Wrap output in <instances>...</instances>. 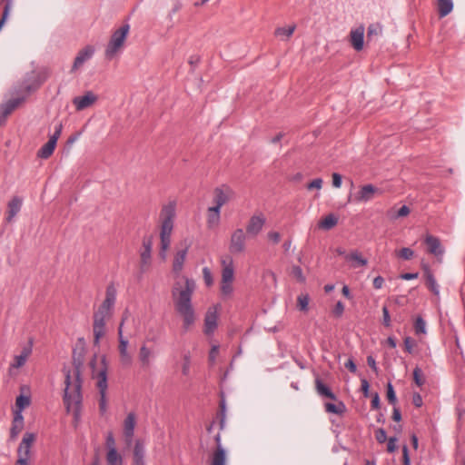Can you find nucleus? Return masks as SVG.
<instances>
[{"instance_id":"obj_1","label":"nucleus","mask_w":465,"mask_h":465,"mask_svg":"<svg viewBox=\"0 0 465 465\" xmlns=\"http://www.w3.org/2000/svg\"><path fill=\"white\" fill-rule=\"evenodd\" d=\"M73 364L74 381H72L71 371L64 368V372L65 376L64 403L65 405L67 411L72 412L74 420L78 421L81 418V408L83 401V396L81 393L83 382L81 373L84 365V357L81 353L76 357L75 352H74Z\"/></svg>"},{"instance_id":"obj_2","label":"nucleus","mask_w":465,"mask_h":465,"mask_svg":"<svg viewBox=\"0 0 465 465\" xmlns=\"http://www.w3.org/2000/svg\"><path fill=\"white\" fill-rule=\"evenodd\" d=\"M195 289L193 280L185 278L184 284L176 282L172 290L174 308L183 317V328L187 331L195 322V312L192 304V296Z\"/></svg>"},{"instance_id":"obj_3","label":"nucleus","mask_w":465,"mask_h":465,"mask_svg":"<svg viewBox=\"0 0 465 465\" xmlns=\"http://www.w3.org/2000/svg\"><path fill=\"white\" fill-rule=\"evenodd\" d=\"M42 82L34 76L25 77L17 88L15 89V94L17 97L8 100L0 105V126L5 123L6 117L17 108L27 95L37 90Z\"/></svg>"},{"instance_id":"obj_4","label":"nucleus","mask_w":465,"mask_h":465,"mask_svg":"<svg viewBox=\"0 0 465 465\" xmlns=\"http://www.w3.org/2000/svg\"><path fill=\"white\" fill-rule=\"evenodd\" d=\"M175 203L170 202L162 208L160 213L161 231H160V256L162 259L166 258V252L171 244V235L173 229V221L175 217Z\"/></svg>"},{"instance_id":"obj_5","label":"nucleus","mask_w":465,"mask_h":465,"mask_svg":"<svg viewBox=\"0 0 465 465\" xmlns=\"http://www.w3.org/2000/svg\"><path fill=\"white\" fill-rule=\"evenodd\" d=\"M129 30L130 25L126 23L112 34L104 52L107 60H112L123 49Z\"/></svg>"},{"instance_id":"obj_6","label":"nucleus","mask_w":465,"mask_h":465,"mask_svg":"<svg viewBox=\"0 0 465 465\" xmlns=\"http://www.w3.org/2000/svg\"><path fill=\"white\" fill-rule=\"evenodd\" d=\"M36 436L33 432H25L17 449V460L15 465H29L31 447Z\"/></svg>"},{"instance_id":"obj_7","label":"nucleus","mask_w":465,"mask_h":465,"mask_svg":"<svg viewBox=\"0 0 465 465\" xmlns=\"http://www.w3.org/2000/svg\"><path fill=\"white\" fill-rule=\"evenodd\" d=\"M153 235H147L143 238L142 249L140 250V275L139 278L142 277L143 273H144L152 262V251L153 245Z\"/></svg>"},{"instance_id":"obj_8","label":"nucleus","mask_w":465,"mask_h":465,"mask_svg":"<svg viewBox=\"0 0 465 465\" xmlns=\"http://www.w3.org/2000/svg\"><path fill=\"white\" fill-rule=\"evenodd\" d=\"M127 317H128L127 312H125L123 315L122 321L118 326V340H119L118 349H119L120 359H121V362L126 366L131 365V363H132V356L130 355V353L127 351L129 341L123 335V327H124V322L126 321Z\"/></svg>"},{"instance_id":"obj_9","label":"nucleus","mask_w":465,"mask_h":465,"mask_svg":"<svg viewBox=\"0 0 465 465\" xmlns=\"http://www.w3.org/2000/svg\"><path fill=\"white\" fill-rule=\"evenodd\" d=\"M111 315L96 311L94 313V323H93V331L94 336V345H98L100 342V339L105 334V321Z\"/></svg>"},{"instance_id":"obj_10","label":"nucleus","mask_w":465,"mask_h":465,"mask_svg":"<svg viewBox=\"0 0 465 465\" xmlns=\"http://www.w3.org/2000/svg\"><path fill=\"white\" fill-rule=\"evenodd\" d=\"M246 234L242 229H236L231 236L229 250L232 253L237 254L245 250Z\"/></svg>"},{"instance_id":"obj_11","label":"nucleus","mask_w":465,"mask_h":465,"mask_svg":"<svg viewBox=\"0 0 465 465\" xmlns=\"http://www.w3.org/2000/svg\"><path fill=\"white\" fill-rule=\"evenodd\" d=\"M116 295L117 291L114 284L113 282L108 284L105 291V299L97 311L111 315L116 301Z\"/></svg>"},{"instance_id":"obj_12","label":"nucleus","mask_w":465,"mask_h":465,"mask_svg":"<svg viewBox=\"0 0 465 465\" xmlns=\"http://www.w3.org/2000/svg\"><path fill=\"white\" fill-rule=\"evenodd\" d=\"M181 246L182 249L176 252L173 261V271L176 273L180 272L183 268V263L185 262L188 250L191 246V242L187 239H184L181 242Z\"/></svg>"},{"instance_id":"obj_13","label":"nucleus","mask_w":465,"mask_h":465,"mask_svg":"<svg viewBox=\"0 0 465 465\" xmlns=\"http://www.w3.org/2000/svg\"><path fill=\"white\" fill-rule=\"evenodd\" d=\"M218 306L210 307L204 317V333L210 335L217 328Z\"/></svg>"},{"instance_id":"obj_14","label":"nucleus","mask_w":465,"mask_h":465,"mask_svg":"<svg viewBox=\"0 0 465 465\" xmlns=\"http://www.w3.org/2000/svg\"><path fill=\"white\" fill-rule=\"evenodd\" d=\"M266 219L262 213L252 215L246 226V232L250 236H256L261 232L262 230L264 224H265Z\"/></svg>"},{"instance_id":"obj_15","label":"nucleus","mask_w":465,"mask_h":465,"mask_svg":"<svg viewBox=\"0 0 465 465\" xmlns=\"http://www.w3.org/2000/svg\"><path fill=\"white\" fill-rule=\"evenodd\" d=\"M135 423V414L134 412L128 413L124 421V437L127 446H131L133 443Z\"/></svg>"},{"instance_id":"obj_16","label":"nucleus","mask_w":465,"mask_h":465,"mask_svg":"<svg viewBox=\"0 0 465 465\" xmlns=\"http://www.w3.org/2000/svg\"><path fill=\"white\" fill-rule=\"evenodd\" d=\"M233 192L232 190L226 185H223L222 187H217L214 190V203L215 205L213 207H216L218 209H221L223 204H225L232 195Z\"/></svg>"},{"instance_id":"obj_17","label":"nucleus","mask_w":465,"mask_h":465,"mask_svg":"<svg viewBox=\"0 0 465 465\" xmlns=\"http://www.w3.org/2000/svg\"><path fill=\"white\" fill-rule=\"evenodd\" d=\"M96 100L97 96L92 91H87L84 95L74 97L73 104L77 111H83L94 104Z\"/></svg>"},{"instance_id":"obj_18","label":"nucleus","mask_w":465,"mask_h":465,"mask_svg":"<svg viewBox=\"0 0 465 465\" xmlns=\"http://www.w3.org/2000/svg\"><path fill=\"white\" fill-rule=\"evenodd\" d=\"M223 266L222 269V281L224 282H232L234 280V267L233 260L231 256L227 255L221 260Z\"/></svg>"},{"instance_id":"obj_19","label":"nucleus","mask_w":465,"mask_h":465,"mask_svg":"<svg viewBox=\"0 0 465 465\" xmlns=\"http://www.w3.org/2000/svg\"><path fill=\"white\" fill-rule=\"evenodd\" d=\"M350 42L356 51L362 50L364 45V27L362 25L351 31Z\"/></svg>"},{"instance_id":"obj_20","label":"nucleus","mask_w":465,"mask_h":465,"mask_svg":"<svg viewBox=\"0 0 465 465\" xmlns=\"http://www.w3.org/2000/svg\"><path fill=\"white\" fill-rule=\"evenodd\" d=\"M421 267L424 272L427 287L434 295L439 296L440 286L437 283L436 279H435L430 266L427 263H422Z\"/></svg>"},{"instance_id":"obj_21","label":"nucleus","mask_w":465,"mask_h":465,"mask_svg":"<svg viewBox=\"0 0 465 465\" xmlns=\"http://www.w3.org/2000/svg\"><path fill=\"white\" fill-rule=\"evenodd\" d=\"M425 243L428 247V252L436 257L441 256L444 253V249L439 238L428 235L425 238Z\"/></svg>"},{"instance_id":"obj_22","label":"nucleus","mask_w":465,"mask_h":465,"mask_svg":"<svg viewBox=\"0 0 465 465\" xmlns=\"http://www.w3.org/2000/svg\"><path fill=\"white\" fill-rule=\"evenodd\" d=\"M94 54V48L91 45L85 46L84 49L80 50L74 58L73 70L79 68L83 65L87 60L91 59Z\"/></svg>"},{"instance_id":"obj_23","label":"nucleus","mask_w":465,"mask_h":465,"mask_svg":"<svg viewBox=\"0 0 465 465\" xmlns=\"http://www.w3.org/2000/svg\"><path fill=\"white\" fill-rule=\"evenodd\" d=\"M379 189L372 184H365L358 192L356 199L360 202H369L373 198L374 193H378Z\"/></svg>"},{"instance_id":"obj_24","label":"nucleus","mask_w":465,"mask_h":465,"mask_svg":"<svg viewBox=\"0 0 465 465\" xmlns=\"http://www.w3.org/2000/svg\"><path fill=\"white\" fill-rule=\"evenodd\" d=\"M22 207V200L15 196L13 199L8 203V215L6 217L7 222H11L14 217L20 212Z\"/></svg>"},{"instance_id":"obj_25","label":"nucleus","mask_w":465,"mask_h":465,"mask_svg":"<svg viewBox=\"0 0 465 465\" xmlns=\"http://www.w3.org/2000/svg\"><path fill=\"white\" fill-rule=\"evenodd\" d=\"M345 260L352 262L351 266L353 268L365 266L368 262L367 259L363 258L359 251H352L351 253L345 256Z\"/></svg>"},{"instance_id":"obj_26","label":"nucleus","mask_w":465,"mask_h":465,"mask_svg":"<svg viewBox=\"0 0 465 465\" xmlns=\"http://www.w3.org/2000/svg\"><path fill=\"white\" fill-rule=\"evenodd\" d=\"M315 385H316V391H317L318 394H320L321 396L329 398L331 400H333V401L336 400V395L331 391V390L327 385H325L321 381V379L317 378L315 380Z\"/></svg>"},{"instance_id":"obj_27","label":"nucleus","mask_w":465,"mask_h":465,"mask_svg":"<svg viewBox=\"0 0 465 465\" xmlns=\"http://www.w3.org/2000/svg\"><path fill=\"white\" fill-rule=\"evenodd\" d=\"M220 213L221 209L216 207H209L208 208V217L207 223L210 228L215 227L220 223Z\"/></svg>"},{"instance_id":"obj_28","label":"nucleus","mask_w":465,"mask_h":465,"mask_svg":"<svg viewBox=\"0 0 465 465\" xmlns=\"http://www.w3.org/2000/svg\"><path fill=\"white\" fill-rule=\"evenodd\" d=\"M32 349L31 347H25L19 355H15L14 359V362L12 363V367L20 368L25 365L26 359L31 354Z\"/></svg>"},{"instance_id":"obj_29","label":"nucleus","mask_w":465,"mask_h":465,"mask_svg":"<svg viewBox=\"0 0 465 465\" xmlns=\"http://www.w3.org/2000/svg\"><path fill=\"white\" fill-rule=\"evenodd\" d=\"M56 143L54 140H48V142L43 145L37 152V156L42 159L49 158L55 149Z\"/></svg>"},{"instance_id":"obj_30","label":"nucleus","mask_w":465,"mask_h":465,"mask_svg":"<svg viewBox=\"0 0 465 465\" xmlns=\"http://www.w3.org/2000/svg\"><path fill=\"white\" fill-rule=\"evenodd\" d=\"M98 381H97V388L99 390L100 394H106L107 390V369L104 366L98 372Z\"/></svg>"},{"instance_id":"obj_31","label":"nucleus","mask_w":465,"mask_h":465,"mask_svg":"<svg viewBox=\"0 0 465 465\" xmlns=\"http://www.w3.org/2000/svg\"><path fill=\"white\" fill-rule=\"evenodd\" d=\"M452 9V0H438V12L440 18L447 16Z\"/></svg>"},{"instance_id":"obj_32","label":"nucleus","mask_w":465,"mask_h":465,"mask_svg":"<svg viewBox=\"0 0 465 465\" xmlns=\"http://www.w3.org/2000/svg\"><path fill=\"white\" fill-rule=\"evenodd\" d=\"M226 461V451L224 448H219L215 450L211 457L210 465H225Z\"/></svg>"},{"instance_id":"obj_33","label":"nucleus","mask_w":465,"mask_h":465,"mask_svg":"<svg viewBox=\"0 0 465 465\" xmlns=\"http://www.w3.org/2000/svg\"><path fill=\"white\" fill-rule=\"evenodd\" d=\"M324 407L327 412L337 415H341L346 411V406L343 401H339L338 403L326 402Z\"/></svg>"},{"instance_id":"obj_34","label":"nucleus","mask_w":465,"mask_h":465,"mask_svg":"<svg viewBox=\"0 0 465 465\" xmlns=\"http://www.w3.org/2000/svg\"><path fill=\"white\" fill-rule=\"evenodd\" d=\"M338 223V219L337 217L332 214V213H330L328 214L327 216H325L320 223H319V227L321 229H323V230H331V228H333Z\"/></svg>"},{"instance_id":"obj_35","label":"nucleus","mask_w":465,"mask_h":465,"mask_svg":"<svg viewBox=\"0 0 465 465\" xmlns=\"http://www.w3.org/2000/svg\"><path fill=\"white\" fill-rule=\"evenodd\" d=\"M145 450L140 440H136L134 448V462L144 461Z\"/></svg>"},{"instance_id":"obj_36","label":"nucleus","mask_w":465,"mask_h":465,"mask_svg":"<svg viewBox=\"0 0 465 465\" xmlns=\"http://www.w3.org/2000/svg\"><path fill=\"white\" fill-rule=\"evenodd\" d=\"M152 356L151 350L145 345L141 346L139 351V360L143 367L150 365V357Z\"/></svg>"},{"instance_id":"obj_37","label":"nucleus","mask_w":465,"mask_h":465,"mask_svg":"<svg viewBox=\"0 0 465 465\" xmlns=\"http://www.w3.org/2000/svg\"><path fill=\"white\" fill-rule=\"evenodd\" d=\"M107 463L109 465H123V459L118 454L117 450H111L106 455Z\"/></svg>"},{"instance_id":"obj_38","label":"nucleus","mask_w":465,"mask_h":465,"mask_svg":"<svg viewBox=\"0 0 465 465\" xmlns=\"http://www.w3.org/2000/svg\"><path fill=\"white\" fill-rule=\"evenodd\" d=\"M221 294L223 298H229L232 296L233 292V287L232 282H226L221 281V286H220Z\"/></svg>"},{"instance_id":"obj_39","label":"nucleus","mask_w":465,"mask_h":465,"mask_svg":"<svg viewBox=\"0 0 465 465\" xmlns=\"http://www.w3.org/2000/svg\"><path fill=\"white\" fill-rule=\"evenodd\" d=\"M30 398L28 396H25L23 394H20L16 397L15 400V405L17 408V411H23L25 408L28 407L30 405Z\"/></svg>"},{"instance_id":"obj_40","label":"nucleus","mask_w":465,"mask_h":465,"mask_svg":"<svg viewBox=\"0 0 465 465\" xmlns=\"http://www.w3.org/2000/svg\"><path fill=\"white\" fill-rule=\"evenodd\" d=\"M310 297L308 294H301L297 297V305L300 311L307 312Z\"/></svg>"},{"instance_id":"obj_41","label":"nucleus","mask_w":465,"mask_h":465,"mask_svg":"<svg viewBox=\"0 0 465 465\" xmlns=\"http://www.w3.org/2000/svg\"><path fill=\"white\" fill-rule=\"evenodd\" d=\"M226 403L225 400L223 398L220 401V412L218 413V417L220 419V430H223L225 425V418H226Z\"/></svg>"},{"instance_id":"obj_42","label":"nucleus","mask_w":465,"mask_h":465,"mask_svg":"<svg viewBox=\"0 0 465 465\" xmlns=\"http://www.w3.org/2000/svg\"><path fill=\"white\" fill-rule=\"evenodd\" d=\"M386 395H387L388 401L391 404L395 405L396 402H397V397H396V393H395L393 385L391 384V381H389L387 383V386H386Z\"/></svg>"},{"instance_id":"obj_43","label":"nucleus","mask_w":465,"mask_h":465,"mask_svg":"<svg viewBox=\"0 0 465 465\" xmlns=\"http://www.w3.org/2000/svg\"><path fill=\"white\" fill-rule=\"evenodd\" d=\"M414 330L416 334H425L426 333V322L422 319V317H417L414 323Z\"/></svg>"},{"instance_id":"obj_44","label":"nucleus","mask_w":465,"mask_h":465,"mask_svg":"<svg viewBox=\"0 0 465 465\" xmlns=\"http://www.w3.org/2000/svg\"><path fill=\"white\" fill-rule=\"evenodd\" d=\"M382 28L381 25L379 24H371L368 27L367 31V39L368 41L373 36V35H379L381 34Z\"/></svg>"},{"instance_id":"obj_45","label":"nucleus","mask_w":465,"mask_h":465,"mask_svg":"<svg viewBox=\"0 0 465 465\" xmlns=\"http://www.w3.org/2000/svg\"><path fill=\"white\" fill-rule=\"evenodd\" d=\"M413 380L417 386L421 387L425 383V380L422 376V371L420 368L416 367L413 370Z\"/></svg>"},{"instance_id":"obj_46","label":"nucleus","mask_w":465,"mask_h":465,"mask_svg":"<svg viewBox=\"0 0 465 465\" xmlns=\"http://www.w3.org/2000/svg\"><path fill=\"white\" fill-rule=\"evenodd\" d=\"M292 274L293 275V277H295V279L299 282H301V283L305 282L306 279H305V276L303 275L302 270L300 266H298V265L292 266Z\"/></svg>"},{"instance_id":"obj_47","label":"nucleus","mask_w":465,"mask_h":465,"mask_svg":"<svg viewBox=\"0 0 465 465\" xmlns=\"http://www.w3.org/2000/svg\"><path fill=\"white\" fill-rule=\"evenodd\" d=\"M294 30H295V25H292L289 27H279L275 30V35H285L287 37H290L292 35Z\"/></svg>"},{"instance_id":"obj_48","label":"nucleus","mask_w":465,"mask_h":465,"mask_svg":"<svg viewBox=\"0 0 465 465\" xmlns=\"http://www.w3.org/2000/svg\"><path fill=\"white\" fill-rule=\"evenodd\" d=\"M203 276L206 286L210 287L213 284V277L211 270L208 267L203 268Z\"/></svg>"},{"instance_id":"obj_49","label":"nucleus","mask_w":465,"mask_h":465,"mask_svg":"<svg viewBox=\"0 0 465 465\" xmlns=\"http://www.w3.org/2000/svg\"><path fill=\"white\" fill-rule=\"evenodd\" d=\"M23 428V425L12 422V427L10 429V440H16L17 436L19 435Z\"/></svg>"},{"instance_id":"obj_50","label":"nucleus","mask_w":465,"mask_h":465,"mask_svg":"<svg viewBox=\"0 0 465 465\" xmlns=\"http://www.w3.org/2000/svg\"><path fill=\"white\" fill-rule=\"evenodd\" d=\"M398 255L403 260H411L414 255V252L411 248L403 247L400 250Z\"/></svg>"},{"instance_id":"obj_51","label":"nucleus","mask_w":465,"mask_h":465,"mask_svg":"<svg viewBox=\"0 0 465 465\" xmlns=\"http://www.w3.org/2000/svg\"><path fill=\"white\" fill-rule=\"evenodd\" d=\"M105 446H106L108 451L111 450H116L115 440H114L113 432H111V431L108 432L107 435H106Z\"/></svg>"},{"instance_id":"obj_52","label":"nucleus","mask_w":465,"mask_h":465,"mask_svg":"<svg viewBox=\"0 0 465 465\" xmlns=\"http://www.w3.org/2000/svg\"><path fill=\"white\" fill-rule=\"evenodd\" d=\"M190 366H191V359H190V354L187 353V354H184L183 355V367H182V372L183 375H188L189 372H190Z\"/></svg>"},{"instance_id":"obj_53","label":"nucleus","mask_w":465,"mask_h":465,"mask_svg":"<svg viewBox=\"0 0 465 465\" xmlns=\"http://www.w3.org/2000/svg\"><path fill=\"white\" fill-rule=\"evenodd\" d=\"M62 131H63V124H62V123H58L54 126V132L50 136L49 140H54V143H57V140L59 139V137H60V135L62 134Z\"/></svg>"},{"instance_id":"obj_54","label":"nucleus","mask_w":465,"mask_h":465,"mask_svg":"<svg viewBox=\"0 0 465 465\" xmlns=\"http://www.w3.org/2000/svg\"><path fill=\"white\" fill-rule=\"evenodd\" d=\"M414 346H415V341L410 336L405 337L404 348L408 353H410V354L412 353Z\"/></svg>"},{"instance_id":"obj_55","label":"nucleus","mask_w":465,"mask_h":465,"mask_svg":"<svg viewBox=\"0 0 465 465\" xmlns=\"http://www.w3.org/2000/svg\"><path fill=\"white\" fill-rule=\"evenodd\" d=\"M344 304L341 301L337 302L332 310L333 315L340 318L344 312Z\"/></svg>"},{"instance_id":"obj_56","label":"nucleus","mask_w":465,"mask_h":465,"mask_svg":"<svg viewBox=\"0 0 465 465\" xmlns=\"http://www.w3.org/2000/svg\"><path fill=\"white\" fill-rule=\"evenodd\" d=\"M375 437L379 443H383L387 440V433L382 428L376 430Z\"/></svg>"},{"instance_id":"obj_57","label":"nucleus","mask_w":465,"mask_h":465,"mask_svg":"<svg viewBox=\"0 0 465 465\" xmlns=\"http://www.w3.org/2000/svg\"><path fill=\"white\" fill-rule=\"evenodd\" d=\"M382 315H383L382 324L385 327H391V316H390V312H389L387 306H383Z\"/></svg>"},{"instance_id":"obj_58","label":"nucleus","mask_w":465,"mask_h":465,"mask_svg":"<svg viewBox=\"0 0 465 465\" xmlns=\"http://www.w3.org/2000/svg\"><path fill=\"white\" fill-rule=\"evenodd\" d=\"M322 179L316 178V179L312 180L310 183L307 184V189L308 190H312V189L319 190L322 188Z\"/></svg>"},{"instance_id":"obj_59","label":"nucleus","mask_w":465,"mask_h":465,"mask_svg":"<svg viewBox=\"0 0 465 465\" xmlns=\"http://www.w3.org/2000/svg\"><path fill=\"white\" fill-rule=\"evenodd\" d=\"M99 409L102 414L105 413L107 410L106 394H100Z\"/></svg>"},{"instance_id":"obj_60","label":"nucleus","mask_w":465,"mask_h":465,"mask_svg":"<svg viewBox=\"0 0 465 465\" xmlns=\"http://www.w3.org/2000/svg\"><path fill=\"white\" fill-rule=\"evenodd\" d=\"M396 442H397V438L396 437H391L389 438L388 440V443H387V450L388 452H394L397 446H396Z\"/></svg>"},{"instance_id":"obj_61","label":"nucleus","mask_w":465,"mask_h":465,"mask_svg":"<svg viewBox=\"0 0 465 465\" xmlns=\"http://www.w3.org/2000/svg\"><path fill=\"white\" fill-rule=\"evenodd\" d=\"M402 460L403 465H411V459L409 455V449L407 445L402 447Z\"/></svg>"},{"instance_id":"obj_62","label":"nucleus","mask_w":465,"mask_h":465,"mask_svg":"<svg viewBox=\"0 0 465 465\" xmlns=\"http://www.w3.org/2000/svg\"><path fill=\"white\" fill-rule=\"evenodd\" d=\"M13 422L14 423H17V424H21V425L24 426V416H23L21 411H17V410L15 411Z\"/></svg>"},{"instance_id":"obj_63","label":"nucleus","mask_w":465,"mask_h":465,"mask_svg":"<svg viewBox=\"0 0 465 465\" xmlns=\"http://www.w3.org/2000/svg\"><path fill=\"white\" fill-rule=\"evenodd\" d=\"M341 182H342L341 175L338 173H332V185L335 188H340L341 185Z\"/></svg>"},{"instance_id":"obj_64","label":"nucleus","mask_w":465,"mask_h":465,"mask_svg":"<svg viewBox=\"0 0 465 465\" xmlns=\"http://www.w3.org/2000/svg\"><path fill=\"white\" fill-rule=\"evenodd\" d=\"M412 403L415 407H421L422 405V398L419 392H414L412 395Z\"/></svg>"}]
</instances>
